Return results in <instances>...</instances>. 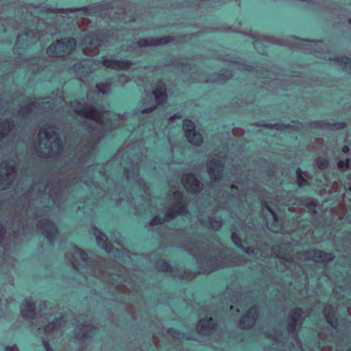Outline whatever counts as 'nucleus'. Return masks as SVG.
<instances>
[{
	"instance_id": "obj_63",
	"label": "nucleus",
	"mask_w": 351,
	"mask_h": 351,
	"mask_svg": "<svg viewBox=\"0 0 351 351\" xmlns=\"http://www.w3.org/2000/svg\"><path fill=\"white\" fill-rule=\"evenodd\" d=\"M349 23L351 24V18L349 19Z\"/></svg>"
},
{
	"instance_id": "obj_46",
	"label": "nucleus",
	"mask_w": 351,
	"mask_h": 351,
	"mask_svg": "<svg viewBox=\"0 0 351 351\" xmlns=\"http://www.w3.org/2000/svg\"><path fill=\"white\" fill-rule=\"evenodd\" d=\"M13 47V48L14 49L15 47L16 48H19V49H23L24 48L23 47H26L27 48H30L31 47H32L33 45H12Z\"/></svg>"
},
{
	"instance_id": "obj_21",
	"label": "nucleus",
	"mask_w": 351,
	"mask_h": 351,
	"mask_svg": "<svg viewBox=\"0 0 351 351\" xmlns=\"http://www.w3.org/2000/svg\"><path fill=\"white\" fill-rule=\"evenodd\" d=\"M102 45H49L47 50L49 51L51 49V47H53L56 49L57 47H66L67 49H76L77 47H85L86 49H97V47H101Z\"/></svg>"
},
{
	"instance_id": "obj_43",
	"label": "nucleus",
	"mask_w": 351,
	"mask_h": 351,
	"mask_svg": "<svg viewBox=\"0 0 351 351\" xmlns=\"http://www.w3.org/2000/svg\"><path fill=\"white\" fill-rule=\"evenodd\" d=\"M341 151L343 154H348L350 152V148L348 145H344L342 147Z\"/></svg>"
},
{
	"instance_id": "obj_7",
	"label": "nucleus",
	"mask_w": 351,
	"mask_h": 351,
	"mask_svg": "<svg viewBox=\"0 0 351 351\" xmlns=\"http://www.w3.org/2000/svg\"><path fill=\"white\" fill-rule=\"evenodd\" d=\"M310 126L311 128H330L331 129L335 130H344L346 128V124L344 121H335L332 123L327 121H311L310 123Z\"/></svg>"
},
{
	"instance_id": "obj_61",
	"label": "nucleus",
	"mask_w": 351,
	"mask_h": 351,
	"mask_svg": "<svg viewBox=\"0 0 351 351\" xmlns=\"http://www.w3.org/2000/svg\"><path fill=\"white\" fill-rule=\"evenodd\" d=\"M279 258H283V259H284V258H285V257H283V256H279Z\"/></svg>"
},
{
	"instance_id": "obj_41",
	"label": "nucleus",
	"mask_w": 351,
	"mask_h": 351,
	"mask_svg": "<svg viewBox=\"0 0 351 351\" xmlns=\"http://www.w3.org/2000/svg\"><path fill=\"white\" fill-rule=\"evenodd\" d=\"M209 220L210 221L211 226H215V225L221 224V221L219 220H215L213 217H209Z\"/></svg>"
},
{
	"instance_id": "obj_53",
	"label": "nucleus",
	"mask_w": 351,
	"mask_h": 351,
	"mask_svg": "<svg viewBox=\"0 0 351 351\" xmlns=\"http://www.w3.org/2000/svg\"><path fill=\"white\" fill-rule=\"evenodd\" d=\"M5 165V167L2 166V167H1V169H3V170H7V169H8V168H7L8 162H2V165Z\"/></svg>"
},
{
	"instance_id": "obj_38",
	"label": "nucleus",
	"mask_w": 351,
	"mask_h": 351,
	"mask_svg": "<svg viewBox=\"0 0 351 351\" xmlns=\"http://www.w3.org/2000/svg\"><path fill=\"white\" fill-rule=\"evenodd\" d=\"M75 253L79 255L82 258H84V256L86 255L85 252L80 247L75 246Z\"/></svg>"
},
{
	"instance_id": "obj_29",
	"label": "nucleus",
	"mask_w": 351,
	"mask_h": 351,
	"mask_svg": "<svg viewBox=\"0 0 351 351\" xmlns=\"http://www.w3.org/2000/svg\"><path fill=\"white\" fill-rule=\"evenodd\" d=\"M231 239L232 241L234 242V244L238 247V248H242V241L239 236L236 233L233 232L231 235Z\"/></svg>"
},
{
	"instance_id": "obj_55",
	"label": "nucleus",
	"mask_w": 351,
	"mask_h": 351,
	"mask_svg": "<svg viewBox=\"0 0 351 351\" xmlns=\"http://www.w3.org/2000/svg\"><path fill=\"white\" fill-rule=\"evenodd\" d=\"M173 117H175V118H180V114L179 113L175 114Z\"/></svg>"
},
{
	"instance_id": "obj_32",
	"label": "nucleus",
	"mask_w": 351,
	"mask_h": 351,
	"mask_svg": "<svg viewBox=\"0 0 351 351\" xmlns=\"http://www.w3.org/2000/svg\"><path fill=\"white\" fill-rule=\"evenodd\" d=\"M302 309L300 308L296 307L292 309L289 313V318L291 320H293L294 318L297 317L298 315H300V317H302Z\"/></svg>"
},
{
	"instance_id": "obj_52",
	"label": "nucleus",
	"mask_w": 351,
	"mask_h": 351,
	"mask_svg": "<svg viewBox=\"0 0 351 351\" xmlns=\"http://www.w3.org/2000/svg\"><path fill=\"white\" fill-rule=\"evenodd\" d=\"M286 245H280V246H278L279 252H285V246H286Z\"/></svg>"
},
{
	"instance_id": "obj_33",
	"label": "nucleus",
	"mask_w": 351,
	"mask_h": 351,
	"mask_svg": "<svg viewBox=\"0 0 351 351\" xmlns=\"http://www.w3.org/2000/svg\"><path fill=\"white\" fill-rule=\"evenodd\" d=\"M165 221V217H161L159 215H156L153 217L151 221V224L152 225H161Z\"/></svg>"
},
{
	"instance_id": "obj_15",
	"label": "nucleus",
	"mask_w": 351,
	"mask_h": 351,
	"mask_svg": "<svg viewBox=\"0 0 351 351\" xmlns=\"http://www.w3.org/2000/svg\"><path fill=\"white\" fill-rule=\"evenodd\" d=\"M97 328L93 325L83 326L79 329V331L75 333L77 337L88 338L92 337L96 334Z\"/></svg>"
},
{
	"instance_id": "obj_42",
	"label": "nucleus",
	"mask_w": 351,
	"mask_h": 351,
	"mask_svg": "<svg viewBox=\"0 0 351 351\" xmlns=\"http://www.w3.org/2000/svg\"><path fill=\"white\" fill-rule=\"evenodd\" d=\"M295 175H296L297 179L298 178H300L301 176H303L302 170L300 167L297 168V169L295 171Z\"/></svg>"
},
{
	"instance_id": "obj_6",
	"label": "nucleus",
	"mask_w": 351,
	"mask_h": 351,
	"mask_svg": "<svg viewBox=\"0 0 351 351\" xmlns=\"http://www.w3.org/2000/svg\"><path fill=\"white\" fill-rule=\"evenodd\" d=\"M208 173L210 177L214 180L221 178L222 171L223 169V165L219 160H211L208 162Z\"/></svg>"
},
{
	"instance_id": "obj_37",
	"label": "nucleus",
	"mask_w": 351,
	"mask_h": 351,
	"mask_svg": "<svg viewBox=\"0 0 351 351\" xmlns=\"http://www.w3.org/2000/svg\"><path fill=\"white\" fill-rule=\"evenodd\" d=\"M241 249L247 254H253L255 253V250L251 247H244L242 245V248Z\"/></svg>"
},
{
	"instance_id": "obj_57",
	"label": "nucleus",
	"mask_w": 351,
	"mask_h": 351,
	"mask_svg": "<svg viewBox=\"0 0 351 351\" xmlns=\"http://www.w3.org/2000/svg\"><path fill=\"white\" fill-rule=\"evenodd\" d=\"M182 65L183 66H187L189 65V63H187V62H184V63H182Z\"/></svg>"
},
{
	"instance_id": "obj_13",
	"label": "nucleus",
	"mask_w": 351,
	"mask_h": 351,
	"mask_svg": "<svg viewBox=\"0 0 351 351\" xmlns=\"http://www.w3.org/2000/svg\"><path fill=\"white\" fill-rule=\"evenodd\" d=\"M258 313L254 307H251L248 309L246 314H244L241 319L239 320L241 325H244L246 322L248 323V326L246 327L250 328L252 324H254L256 319Z\"/></svg>"
},
{
	"instance_id": "obj_10",
	"label": "nucleus",
	"mask_w": 351,
	"mask_h": 351,
	"mask_svg": "<svg viewBox=\"0 0 351 351\" xmlns=\"http://www.w3.org/2000/svg\"><path fill=\"white\" fill-rule=\"evenodd\" d=\"M40 223H42L43 228L45 229L46 237L49 240L53 239L56 232L55 223L48 218L43 219Z\"/></svg>"
},
{
	"instance_id": "obj_40",
	"label": "nucleus",
	"mask_w": 351,
	"mask_h": 351,
	"mask_svg": "<svg viewBox=\"0 0 351 351\" xmlns=\"http://www.w3.org/2000/svg\"><path fill=\"white\" fill-rule=\"evenodd\" d=\"M155 109H156V106H152L148 108H145L142 110L143 113H150L152 112Z\"/></svg>"
},
{
	"instance_id": "obj_12",
	"label": "nucleus",
	"mask_w": 351,
	"mask_h": 351,
	"mask_svg": "<svg viewBox=\"0 0 351 351\" xmlns=\"http://www.w3.org/2000/svg\"><path fill=\"white\" fill-rule=\"evenodd\" d=\"M75 111L78 115L86 118L95 119L100 116V112L98 111L97 108L93 106H86L79 110L76 109Z\"/></svg>"
},
{
	"instance_id": "obj_27",
	"label": "nucleus",
	"mask_w": 351,
	"mask_h": 351,
	"mask_svg": "<svg viewBox=\"0 0 351 351\" xmlns=\"http://www.w3.org/2000/svg\"><path fill=\"white\" fill-rule=\"evenodd\" d=\"M5 123L8 125V127H4L3 128L1 138H3L14 126V123L13 121L6 120Z\"/></svg>"
},
{
	"instance_id": "obj_49",
	"label": "nucleus",
	"mask_w": 351,
	"mask_h": 351,
	"mask_svg": "<svg viewBox=\"0 0 351 351\" xmlns=\"http://www.w3.org/2000/svg\"><path fill=\"white\" fill-rule=\"evenodd\" d=\"M218 76L220 79L221 80H225L226 78V76L225 75V73L223 72H221L220 71L219 73H218Z\"/></svg>"
},
{
	"instance_id": "obj_24",
	"label": "nucleus",
	"mask_w": 351,
	"mask_h": 351,
	"mask_svg": "<svg viewBox=\"0 0 351 351\" xmlns=\"http://www.w3.org/2000/svg\"><path fill=\"white\" fill-rule=\"evenodd\" d=\"M59 319H55L52 322H49L45 327V330L47 332H53L58 327Z\"/></svg>"
},
{
	"instance_id": "obj_22",
	"label": "nucleus",
	"mask_w": 351,
	"mask_h": 351,
	"mask_svg": "<svg viewBox=\"0 0 351 351\" xmlns=\"http://www.w3.org/2000/svg\"><path fill=\"white\" fill-rule=\"evenodd\" d=\"M315 162L317 165V167L324 170L328 168L329 165V161L326 158L319 156L315 159Z\"/></svg>"
},
{
	"instance_id": "obj_62",
	"label": "nucleus",
	"mask_w": 351,
	"mask_h": 351,
	"mask_svg": "<svg viewBox=\"0 0 351 351\" xmlns=\"http://www.w3.org/2000/svg\"><path fill=\"white\" fill-rule=\"evenodd\" d=\"M47 351H53V349L51 348V350L49 349V350H46Z\"/></svg>"
},
{
	"instance_id": "obj_26",
	"label": "nucleus",
	"mask_w": 351,
	"mask_h": 351,
	"mask_svg": "<svg viewBox=\"0 0 351 351\" xmlns=\"http://www.w3.org/2000/svg\"><path fill=\"white\" fill-rule=\"evenodd\" d=\"M52 44H77V40L74 38L69 37L67 38L58 40L56 42H53Z\"/></svg>"
},
{
	"instance_id": "obj_25",
	"label": "nucleus",
	"mask_w": 351,
	"mask_h": 351,
	"mask_svg": "<svg viewBox=\"0 0 351 351\" xmlns=\"http://www.w3.org/2000/svg\"><path fill=\"white\" fill-rule=\"evenodd\" d=\"M158 266L160 270L165 272H171L173 270V267L166 261L158 262Z\"/></svg>"
},
{
	"instance_id": "obj_35",
	"label": "nucleus",
	"mask_w": 351,
	"mask_h": 351,
	"mask_svg": "<svg viewBox=\"0 0 351 351\" xmlns=\"http://www.w3.org/2000/svg\"><path fill=\"white\" fill-rule=\"evenodd\" d=\"M305 206L308 209H315L318 206V204L315 201H310L305 204Z\"/></svg>"
},
{
	"instance_id": "obj_16",
	"label": "nucleus",
	"mask_w": 351,
	"mask_h": 351,
	"mask_svg": "<svg viewBox=\"0 0 351 351\" xmlns=\"http://www.w3.org/2000/svg\"><path fill=\"white\" fill-rule=\"evenodd\" d=\"M248 36H250L252 39L254 40V42H265L269 44H276V42L274 37H269L265 35H263L257 32H250L247 34Z\"/></svg>"
},
{
	"instance_id": "obj_11",
	"label": "nucleus",
	"mask_w": 351,
	"mask_h": 351,
	"mask_svg": "<svg viewBox=\"0 0 351 351\" xmlns=\"http://www.w3.org/2000/svg\"><path fill=\"white\" fill-rule=\"evenodd\" d=\"M174 41H176L175 37L167 36L159 38H143L139 40L136 44H169Z\"/></svg>"
},
{
	"instance_id": "obj_45",
	"label": "nucleus",
	"mask_w": 351,
	"mask_h": 351,
	"mask_svg": "<svg viewBox=\"0 0 351 351\" xmlns=\"http://www.w3.org/2000/svg\"><path fill=\"white\" fill-rule=\"evenodd\" d=\"M5 351H14V346L12 345H8L4 348Z\"/></svg>"
},
{
	"instance_id": "obj_34",
	"label": "nucleus",
	"mask_w": 351,
	"mask_h": 351,
	"mask_svg": "<svg viewBox=\"0 0 351 351\" xmlns=\"http://www.w3.org/2000/svg\"><path fill=\"white\" fill-rule=\"evenodd\" d=\"M297 185L300 187L309 185L308 180L303 176L297 179Z\"/></svg>"
},
{
	"instance_id": "obj_1",
	"label": "nucleus",
	"mask_w": 351,
	"mask_h": 351,
	"mask_svg": "<svg viewBox=\"0 0 351 351\" xmlns=\"http://www.w3.org/2000/svg\"><path fill=\"white\" fill-rule=\"evenodd\" d=\"M183 130L189 143L194 146L200 147L203 143V136L201 133L195 130L194 122L189 119L182 121Z\"/></svg>"
},
{
	"instance_id": "obj_28",
	"label": "nucleus",
	"mask_w": 351,
	"mask_h": 351,
	"mask_svg": "<svg viewBox=\"0 0 351 351\" xmlns=\"http://www.w3.org/2000/svg\"><path fill=\"white\" fill-rule=\"evenodd\" d=\"M96 88L101 92L102 94H106L107 91L110 89V85L106 83H98L96 85Z\"/></svg>"
},
{
	"instance_id": "obj_17",
	"label": "nucleus",
	"mask_w": 351,
	"mask_h": 351,
	"mask_svg": "<svg viewBox=\"0 0 351 351\" xmlns=\"http://www.w3.org/2000/svg\"><path fill=\"white\" fill-rule=\"evenodd\" d=\"M173 197L176 201L175 204V207H176V213L180 214L185 213L186 206L183 194L179 191L174 192Z\"/></svg>"
},
{
	"instance_id": "obj_39",
	"label": "nucleus",
	"mask_w": 351,
	"mask_h": 351,
	"mask_svg": "<svg viewBox=\"0 0 351 351\" xmlns=\"http://www.w3.org/2000/svg\"><path fill=\"white\" fill-rule=\"evenodd\" d=\"M79 10H80L79 8H71V9H66V10H64V9H56L55 10V12H75V11Z\"/></svg>"
},
{
	"instance_id": "obj_19",
	"label": "nucleus",
	"mask_w": 351,
	"mask_h": 351,
	"mask_svg": "<svg viewBox=\"0 0 351 351\" xmlns=\"http://www.w3.org/2000/svg\"><path fill=\"white\" fill-rule=\"evenodd\" d=\"M263 127L265 128H274L277 130H295V128L294 125L290 124V123H274V124H269V123H263L261 124Z\"/></svg>"
},
{
	"instance_id": "obj_9",
	"label": "nucleus",
	"mask_w": 351,
	"mask_h": 351,
	"mask_svg": "<svg viewBox=\"0 0 351 351\" xmlns=\"http://www.w3.org/2000/svg\"><path fill=\"white\" fill-rule=\"evenodd\" d=\"M196 328L199 332L204 331L212 332L216 328V323L211 317H206L201 319L197 324Z\"/></svg>"
},
{
	"instance_id": "obj_3",
	"label": "nucleus",
	"mask_w": 351,
	"mask_h": 351,
	"mask_svg": "<svg viewBox=\"0 0 351 351\" xmlns=\"http://www.w3.org/2000/svg\"><path fill=\"white\" fill-rule=\"evenodd\" d=\"M182 184L187 191L195 194L203 189L202 183L198 180L196 176L192 173H188L182 178Z\"/></svg>"
},
{
	"instance_id": "obj_30",
	"label": "nucleus",
	"mask_w": 351,
	"mask_h": 351,
	"mask_svg": "<svg viewBox=\"0 0 351 351\" xmlns=\"http://www.w3.org/2000/svg\"><path fill=\"white\" fill-rule=\"evenodd\" d=\"M351 164V160L350 158H346L343 160H339L337 163V167L339 169L343 168H348Z\"/></svg>"
},
{
	"instance_id": "obj_23",
	"label": "nucleus",
	"mask_w": 351,
	"mask_h": 351,
	"mask_svg": "<svg viewBox=\"0 0 351 351\" xmlns=\"http://www.w3.org/2000/svg\"><path fill=\"white\" fill-rule=\"evenodd\" d=\"M300 319V315H298L297 317L294 318L293 320H290L287 324V331L289 332H294L297 328L298 321Z\"/></svg>"
},
{
	"instance_id": "obj_54",
	"label": "nucleus",
	"mask_w": 351,
	"mask_h": 351,
	"mask_svg": "<svg viewBox=\"0 0 351 351\" xmlns=\"http://www.w3.org/2000/svg\"><path fill=\"white\" fill-rule=\"evenodd\" d=\"M230 189H232V190H237L238 187L236 185H234V184H232L230 186Z\"/></svg>"
},
{
	"instance_id": "obj_44",
	"label": "nucleus",
	"mask_w": 351,
	"mask_h": 351,
	"mask_svg": "<svg viewBox=\"0 0 351 351\" xmlns=\"http://www.w3.org/2000/svg\"><path fill=\"white\" fill-rule=\"evenodd\" d=\"M43 346L46 350H51V346L48 341H43Z\"/></svg>"
},
{
	"instance_id": "obj_2",
	"label": "nucleus",
	"mask_w": 351,
	"mask_h": 351,
	"mask_svg": "<svg viewBox=\"0 0 351 351\" xmlns=\"http://www.w3.org/2000/svg\"><path fill=\"white\" fill-rule=\"evenodd\" d=\"M298 254L304 257L308 256L315 262H330L334 259V255L331 252H325L321 250L314 249L312 250L301 251Z\"/></svg>"
},
{
	"instance_id": "obj_14",
	"label": "nucleus",
	"mask_w": 351,
	"mask_h": 351,
	"mask_svg": "<svg viewBox=\"0 0 351 351\" xmlns=\"http://www.w3.org/2000/svg\"><path fill=\"white\" fill-rule=\"evenodd\" d=\"M21 312L24 317L34 319L36 315V304L31 300H27L25 306L21 308Z\"/></svg>"
},
{
	"instance_id": "obj_8",
	"label": "nucleus",
	"mask_w": 351,
	"mask_h": 351,
	"mask_svg": "<svg viewBox=\"0 0 351 351\" xmlns=\"http://www.w3.org/2000/svg\"><path fill=\"white\" fill-rule=\"evenodd\" d=\"M158 105L164 104L167 100V87L165 84L157 86L152 92Z\"/></svg>"
},
{
	"instance_id": "obj_5",
	"label": "nucleus",
	"mask_w": 351,
	"mask_h": 351,
	"mask_svg": "<svg viewBox=\"0 0 351 351\" xmlns=\"http://www.w3.org/2000/svg\"><path fill=\"white\" fill-rule=\"evenodd\" d=\"M93 231L94 234L96 237L98 245L106 252L111 253L114 250V247L113 245L108 241L106 235L97 227H95Z\"/></svg>"
},
{
	"instance_id": "obj_60",
	"label": "nucleus",
	"mask_w": 351,
	"mask_h": 351,
	"mask_svg": "<svg viewBox=\"0 0 351 351\" xmlns=\"http://www.w3.org/2000/svg\"><path fill=\"white\" fill-rule=\"evenodd\" d=\"M167 217L171 219L173 218V215H168Z\"/></svg>"
},
{
	"instance_id": "obj_59",
	"label": "nucleus",
	"mask_w": 351,
	"mask_h": 351,
	"mask_svg": "<svg viewBox=\"0 0 351 351\" xmlns=\"http://www.w3.org/2000/svg\"><path fill=\"white\" fill-rule=\"evenodd\" d=\"M175 332L176 331L173 329H172V328L169 330V332Z\"/></svg>"
},
{
	"instance_id": "obj_4",
	"label": "nucleus",
	"mask_w": 351,
	"mask_h": 351,
	"mask_svg": "<svg viewBox=\"0 0 351 351\" xmlns=\"http://www.w3.org/2000/svg\"><path fill=\"white\" fill-rule=\"evenodd\" d=\"M133 64L132 60L127 59L106 58L103 60L102 65L108 69L127 70Z\"/></svg>"
},
{
	"instance_id": "obj_47",
	"label": "nucleus",
	"mask_w": 351,
	"mask_h": 351,
	"mask_svg": "<svg viewBox=\"0 0 351 351\" xmlns=\"http://www.w3.org/2000/svg\"><path fill=\"white\" fill-rule=\"evenodd\" d=\"M133 45H119V47H120L121 48H123L124 47H132ZM136 47H138L140 48H142V47H149L150 45H136Z\"/></svg>"
},
{
	"instance_id": "obj_50",
	"label": "nucleus",
	"mask_w": 351,
	"mask_h": 351,
	"mask_svg": "<svg viewBox=\"0 0 351 351\" xmlns=\"http://www.w3.org/2000/svg\"><path fill=\"white\" fill-rule=\"evenodd\" d=\"M5 229L4 226L2 223H0V233L1 234L5 233Z\"/></svg>"
},
{
	"instance_id": "obj_31",
	"label": "nucleus",
	"mask_w": 351,
	"mask_h": 351,
	"mask_svg": "<svg viewBox=\"0 0 351 351\" xmlns=\"http://www.w3.org/2000/svg\"><path fill=\"white\" fill-rule=\"evenodd\" d=\"M43 133L46 136H51L52 135L56 134L53 127L50 125H46L45 126Z\"/></svg>"
},
{
	"instance_id": "obj_36",
	"label": "nucleus",
	"mask_w": 351,
	"mask_h": 351,
	"mask_svg": "<svg viewBox=\"0 0 351 351\" xmlns=\"http://www.w3.org/2000/svg\"><path fill=\"white\" fill-rule=\"evenodd\" d=\"M263 206L267 209V211H269L271 215L272 216L274 217V218L276 219V213L271 209V208L269 206V204H267V202H264L263 203Z\"/></svg>"
},
{
	"instance_id": "obj_58",
	"label": "nucleus",
	"mask_w": 351,
	"mask_h": 351,
	"mask_svg": "<svg viewBox=\"0 0 351 351\" xmlns=\"http://www.w3.org/2000/svg\"><path fill=\"white\" fill-rule=\"evenodd\" d=\"M3 180V176H0V184H1V181Z\"/></svg>"
},
{
	"instance_id": "obj_56",
	"label": "nucleus",
	"mask_w": 351,
	"mask_h": 351,
	"mask_svg": "<svg viewBox=\"0 0 351 351\" xmlns=\"http://www.w3.org/2000/svg\"><path fill=\"white\" fill-rule=\"evenodd\" d=\"M34 104H35V102H34H34H32V103H30L28 106H25V107H26V108H29V107H30L31 106L34 105Z\"/></svg>"
},
{
	"instance_id": "obj_20",
	"label": "nucleus",
	"mask_w": 351,
	"mask_h": 351,
	"mask_svg": "<svg viewBox=\"0 0 351 351\" xmlns=\"http://www.w3.org/2000/svg\"><path fill=\"white\" fill-rule=\"evenodd\" d=\"M332 60L339 64L348 65L351 66V58L348 56L342 55L332 58Z\"/></svg>"
},
{
	"instance_id": "obj_51",
	"label": "nucleus",
	"mask_w": 351,
	"mask_h": 351,
	"mask_svg": "<svg viewBox=\"0 0 351 351\" xmlns=\"http://www.w3.org/2000/svg\"><path fill=\"white\" fill-rule=\"evenodd\" d=\"M302 40H304L303 39H301L300 38H298V37H293V41L294 43H296V42H298V41H302ZM305 41H306V40H304ZM307 42H311L310 40H307Z\"/></svg>"
},
{
	"instance_id": "obj_48",
	"label": "nucleus",
	"mask_w": 351,
	"mask_h": 351,
	"mask_svg": "<svg viewBox=\"0 0 351 351\" xmlns=\"http://www.w3.org/2000/svg\"><path fill=\"white\" fill-rule=\"evenodd\" d=\"M60 139L58 137H57L53 142V143L57 145L58 147H60Z\"/></svg>"
},
{
	"instance_id": "obj_18",
	"label": "nucleus",
	"mask_w": 351,
	"mask_h": 351,
	"mask_svg": "<svg viewBox=\"0 0 351 351\" xmlns=\"http://www.w3.org/2000/svg\"><path fill=\"white\" fill-rule=\"evenodd\" d=\"M328 312L325 314L327 322L333 328H337L339 326L338 319L335 317V311L332 306H328Z\"/></svg>"
}]
</instances>
